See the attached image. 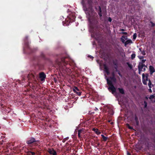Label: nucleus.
Returning a JSON list of instances; mask_svg holds the SVG:
<instances>
[{
  "label": "nucleus",
  "mask_w": 155,
  "mask_h": 155,
  "mask_svg": "<svg viewBox=\"0 0 155 155\" xmlns=\"http://www.w3.org/2000/svg\"><path fill=\"white\" fill-rule=\"evenodd\" d=\"M108 20L109 21L111 22L112 21V19L111 18H109Z\"/></svg>",
  "instance_id": "nucleus-28"
},
{
  "label": "nucleus",
  "mask_w": 155,
  "mask_h": 155,
  "mask_svg": "<svg viewBox=\"0 0 155 155\" xmlns=\"http://www.w3.org/2000/svg\"><path fill=\"white\" fill-rule=\"evenodd\" d=\"M127 39V36H123L121 38V40L123 43H124Z\"/></svg>",
  "instance_id": "nucleus-8"
},
{
  "label": "nucleus",
  "mask_w": 155,
  "mask_h": 155,
  "mask_svg": "<svg viewBox=\"0 0 155 155\" xmlns=\"http://www.w3.org/2000/svg\"><path fill=\"white\" fill-rule=\"evenodd\" d=\"M99 10L100 11V13H99V16L100 17H101L102 16V15L101 13V8L100 7H99Z\"/></svg>",
  "instance_id": "nucleus-20"
},
{
  "label": "nucleus",
  "mask_w": 155,
  "mask_h": 155,
  "mask_svg": "<svg viewBox=\"0 0 155 155\" xmlns=\"http://www.w3.org/2000/svg\"><path fill=\"white\" fill-rule=\"evenodd\" d=\"M110 80H109V79H107V84L109 85L108 89L111 90L112 91V93L114 94L116 91V89L112 84V82H115L116 79L114 76L112 78H110Z\"/></svg>",
  "instance_id": "nucleus-1"
},
{
  "label": "nucleus",
  "mask_w": 155,
  "mask_h": 155,
  "mask_svg": "<svg viewBox=\"0 0 155 155\" xmlns=\"http://www.w3.org/2000/svg\"><path fill=\"white\" fill-rule=\"evenodd\" d=\"M119 91H120V92L122 94H123L124 93V90L123 89H121V88H119Z\"/></svg>",
  "instance_id": "nucleus-16"
},
{
  "label": "nucleus",
  "mask_w": 155,
  "mask_h": 155,
  "mask_svg": "<svg viewBox=\"0 0 155 155\" xmlns=\"http://www.w3.org/2000/svg\"><path fill=\"white\" fill-rule=\"evenodd\" d=\"M49 153L52 155H57L56 152L53 149H49L48 150Z\"/></svg>",
  "instance_id": "nucleus-5"
},
{
  "label": "nucleus",
  "mask_w": 155,
  "mask_h": 155,
  "mask_svg": "<svg viewBox=\"0 0 155 155\" xmlns=\"http://www.w3.org/2000/svg\"><path fill=\"white\" fill-rule=\"evenodd\" d=\"M139 50H140V51H141V48H139Z\"/></svg>",
  "instance_id": "nucleus-35"
},
{
  "label": "nucleus",
  "mask_w": 155,
  "mask_h": 155,
  "mask_svg": "<svg viewBox=\"0 0 155 155\" xmlns=\"http://www.w3.org/2000/svg\"><path fill=\"white\" fill-rule=\"evenodd\" d=\"M152 23V26H154V24L153 23Z\"/></svg>",
  "instance_id": "nucleus-34"
},
{
  "label": "nucleus",
  "mask_w": 155,
  "mask_h": 155,
  "mask_svg": "<svg viewBox=\"0 0 155 155\" xmlns=\"http://www.w3.org/2000/svg\"><path fill=\"white\" fill-rule=\"evenodd\" d=\"M84 134L83 129L80 130H78V135L79 137H81L82 134Z\"/></svg>",
  "instance_id": "nucleus-6"
},
{
  "label": "nucleus",
  "mask_w": 155,
  "mask_h": 155,
  "mask_svg": "<svg viewBox=\"0 0 155 155\" xmlns=\"http://www.w3.org/2000/svg\"><path fill=\"white\" fill-rule=\"evenodd\" d=\"M93 130L97 134H101V132L99 131L98 129L94 128Z\"/></svg>",
  "instance_id": "nucleus-12"
},
{
  "label": "nucleus",
  "mask_w": 155,
  "mask_h": 155,
  "mask_svg": "<svg viewBox=\"0 0 155 155\" xmlns=\"http://www.w3.org/2000/svg\"><path fill=\"white\" fill-rule=\"evenodd\" d=\"M127 126L129 129H132V127H130L128 124H127Z\"/></svg>",
  "instance_id": "nucleus-21"
},
{
  "label": "nucleus",
  "mask_w": 155,
  "mask_h": 155,
  "mask_svg": "<svg viewBox=\"0 0 155 155\" xmlns=\"http://www.w3.org/2000/svg\"><path fill=\"white\" fill-rule=\"evenodd\" d=\"M119 74L120 75V74L119 73Z\"/></svg>",
  "instance_id": "nucleus-37"
},
{
  "label": "nucleus",
  "mask_w": 155,
  "mask_h": 155,
  "mask_svg": "<svg viewBox=\"0 0 155 155\" xmlns=\"http://www.w3.org/2000/svg\"><path fill=\"white\" fill-rule=\"evenodd\" d=\"M137 37V34L136 33H134L133 35V39H135Z\"/></svg>",
  "instance_id": "nucleus-18"
},
{
  "label": "nucleus",
  "mask_w": 155,
  "mask_h": 155,
  "mask_svg": "<svg viewBox=\"0 0 155 155\" xmlns=\"http://www.w3.org/2000/svg\"><path fill=\"white\" fill-rule=\"evenodd\" d=\"M146 60L145 59H143L141 60V61L140 63H142L143 64V63H144V62H145V61H146Z\"/></svg>",
  "instance_id": "nucleus-22"
},
{
  "label": "nucleus",
  "mask_w": 155,
  "mask_h": 155,
  "mask_svg": "<svg viewBox=\"0 0 155 155\" xmlns=\"http://www.w3.org/2000/svg\"><path fill=\"white\" fill-rule=\"evenodd\" d=\"M73 91L76 93L78 95L80 96L81 94V93L79 91V89L76 87H74L73 88Z\"/></svg>",
  "instance_id": "nucleus-4"
},
{
  "label": "nucleus",
  "mask_w": 155,
  "mask_h": 155,
  "mask_svg": "<svg viewBox=\"0 0 155 155\" xmlns=\"http://www.w3.org/2000/svg\"><path fill=\"white\" fill-rule=\"evenodd\" d=\"M113 124V122H112V123H111V124Z\"/></svg>",
  "instance_id": "nucleus-36"
},
{
  "label": "nucleus",
  "mask_w": 155,
  "mask_h": 155,
  "mask_svg": "<svg viewBox=\"0 0 155 155\" xmlns=\"http://www.w3.org/2000/svg\"><path fill=\"white\" fill-rule=\"evenodd\" d=\"M132 43V41L130 39H128L126 40V41L125 42V45L126 46V45H128L129 44L131 43Z\"/></svg>",
  "instance_id": "nucleus-11"
},
{
  "label": "nucleus",
  "mask_w": 155,
  "mask_h": 155,
  "mask_svg": "<svg viewBox=\"0 0 155 155\" xmlns=\"http://www.w3.org/2000/svg\"><path fill=\"white\" fill-rule=\"evenodd\" d=\"M98 110L97 108H96V107H95V110Z\"/></svg>",
  "instance_id": "nucleus-33"
},
{
  "label": "nucleus",
  "mask_w": 155,
  "mask_h": 155,
  "mask_svg": "<svg viewBox=\"0 0 155 155\" xmlns=\"http://www.w3.org/2000/svg\"><path fill=\"white\" fill-rule=\"evenodd\" d=\"M120 31H124V29H122L120 30Z\"/></svg>",
  "instance_id": "nucleus-32"
},
{
  "label": "nucleus",
  "mask_w": 155,
  "mask_h": 155,
  "mask_svg": "<svg viewBox=\"0 0 155 155\" xmlns=\"http://www.w3.org/2000/svg\"><path fill=\"white\" fill-rule=\"evenodd\" d=\"M35 141V139L34 138H31L30 140H28L27 141V143L28 144H31L33 143Z\"/></svg>",
  "instance_id": "nucleus-10"
},
{
  "label": "nucleus",
  "mask_w": 155,
  "mask_h": 155,
  "mask_svg": "<svg viewBox=\"0 0 155 155\" xmlns=\"http://www.w3.org/2000/svg\"><path fill=\"white\" fill-rule=\"evenodd\" d=\"M141 53L143 55H145V51L142 52H141Z\"/></svg>",
  "instance_id": "nucleus-26"
},
{
  "label": "nucleus",
  "mask_w": 155,
  "mask_h": 155,
  "mask_svg": "<svg viewBox=\"0 0 155 155\" xmlns=\"http://www.w3.org/2000/svg\"><path fill=\"white\" fill-rule=\"evenodd\" d=\"M40 78L41 80L43 81L45 78V75L43 73H41L40 74Z\"/></svg>",
  "instance_id": "nucleus-7"
},
{
  "label": "nucleus",
  "mask_w": 155,
  "mask_h": 155,
  "mask_svg": "<svg viewBox=\"0 0 155 155\" xmlns=\"http://www.w3.org/2000/svg\"><path fill=\"white\" fill-rule=\"evenodd\" d=\"M104 69L105 72L107 74H109V72L108 71V69L107 68L106 66H104Z\"/></svg>",
  "instance_id": "nucleus-14"
},
{
  "label": "nucleus",
  "mask_w": 155,
  "mask_h": 155,
  "mask_svg": "<svg viewBox=\"0 0 155 155\" xmlns=\"http://www.w3.org/2000/svg\"><path fill=\"white\" fill-rule=\"evenodd\" d=\"M144 107H146L147 106V103L146 102L144 101Z\"/></svg>",
  "instance_id": "nucleus-24"
},
{
  "label": "nucleus",
  "mask_w": 155,
  "mask_h": 155,
  "mask_svg": "<svg viewBox=\"0 0 155 155\" xmlns=\"http://www.w3.org/2000/svg\"><path fill=\"white\" fill-rule=\"evenodd\" d=\"M150 70V73L151 74H152L154 71V69L153 67L150 66L149 68Z\"/></svg>",
  "instance_id": "nucleus-9"
},
{
  "label": "nucleus",
  "mask_w": 155,
  "mask_h": 155,
  "mask_svg": "<svg viewBox=\"0 0 155 155\" xmlns=\"http://www.w3.org/2000/svg\"><path fill=\"white\" fill-rule=\"evenodd\" d=\"M131 58L132 59H134V58H135V55L134 54H133L131 55Z\"/></svg>",
  "instance_id": "nucleus-19"
},
{
  "label": "nucleus",
  "mask_w": 155,
  "mask_h": 155,
  "mask_svg": "<svg viewBox=\"0 0 155 155\" xmlns=\"http://www.w3.org/2000/svg\"><path fill=\"white\" fill-rule=\"evenodd\" d=\"M154 97H155L153 95H151L149 97V99H151V101H155V98H154L155 100H154V101L153 100V99L154 98Z\"/></svg>",
  "instance_id": "nucleus-13"
},
{
  "label": "nucleus",
  "mask_w": 155,
  "mask_h": 155,
  "mask_svg": "<svg viewBox=\"0 0 155 155\" xmlns=\"http://www.w3.org/2000/svg\"><path fill=\"white\" fill-rule=\"evenodd\" d=\"M148 75L146 74H142V81L143 83L145 85H147V82H148V85L150 88L149 91L150 92H152V90L150 88L151 87V83L150 80L148 79Z\"/></svg>",
  "instance_id": "nucleus-2"
},
{
  "label": "nucleus",
  "mask_w": 155,
  "mask_h": 155,
  "mask_svg": "<svg viewBox=\"0 0 155 155\" xmlns=\"http://www.w3.org/2000/svg\"><path fill=\"white\" fill-rule=\"evenodd\" d=\"M146 66H145V67H144L143 68V70L142 71H144L145 70V68Z\"/></svg>",
  "instance_id": "nucleus-25"
},
{
  "label": "nucleus",
  "mask_w": 155,
  "mask_h": 155,
  "mask_svg": "<svg viewBox=\"0 0 155 155\" xmlns=\"http://www.w3.org/2000/svg\"><path fill=\"white\" fill-rule=\"evenodd\" d=\"M139 58L140 59H142L143 58V56H138Z\"/></svg>",
  "instance_id": "nucleus-27"
},
{
  "label": "nucleus",
  "mask_w": 155,
  "mask_h": 155,
  "mask_svg": "<svg viewBox=\"0 0 155 155\" xmlns=\"http://www.w3.org/2000/svg\"><path fill=\"white\" fill-rule=\"evenodd\" d=\"M122 33L125 35H127V33L126 32H123Z\"/></svg>",
  "instance_id": "nucleus-29"
},
{
  "label": "nucleus",
  "mask_w": 155,
  "mask_h": 155,
  "mask_svg": "<svg viewBox=\"0 0 155 155\" xmlns=\"http://www.w3.org/2000/svg\"><path fill=\"white\" fill-rule=\"evenodd\" d=\"M31 153L32 155H34L35 154V153L33 152H31Z\"/></svg>",
  "instance_id": "nucleus-30"
},
{
  "label": "nucleus",
  "mask_w": 155,
  "mask_h": 155,
  "mask_svg": "<svg viewBox=\"0 0 155 155\" xmlns=\"http://www.w3.org/2000/svg\"><path fill=\"white\" fill-rule=\"evenodd\" d=\"M101 136L102 137V138L103 139V140L104 141H106L107 140V137H105L103 134L101 135Z\"/></svg>",
  "instance_id": "nucleus-15"
},
{
  "label": "nucleus",
  "mask_w": 155,
  "mask_h": 155,
  "mask_svg": "<svg viewBox=\"0 0 155 155\" xmlns=\"http://www.w3.org/2000/svg\"><path fill=\"white\" fill-rule=\"evenodd\" d=\"M127 155H130V153H129V152H127Z\"/></svg>",
  "instance_id": "nucleus-31"
},
{
  "label": "nucleus",
  "mask_w": 155,
  "mask_h": 155,
  "mask_svg": "<svg viewBox=\"0 0 155 155\" xmlns=\"http://www.w3.org/2000/svg\"><path fill=\"white\" fill-rule=\"evenodd\" d=\"M88 58H90L91 59H92H92H93V58H94V57H93V56H91V55H88Z\"/></svg>",
  "instance_id": "nucleus-23"
},
{
  "label": "nucleus",
  "mask_w": 155,
  "mask_h": 155,
  "mask_svg": "<svg viewBox=\"0 0 155 155\" xmlns=\"http://www.w3.org/2000/svg\"><path fill=\"white\" fill-rule=\"evenodd\" d=\"M145 64H143L142 63H140L139 66H138V69H139V73L140 74L141 73V71L143 70V69L144 67H145Z\"/></svg>",
  "instance_id": "nucleus-3"
},
{
  "label": "nucleus",
  "mask_w": 155,
  "mask_h": 155,
  "mask_svg": "<svg viewBox=\"0 0 155 155\" xmlns=\"http://www.w3.org/2000/svg\"><path fill=\"white\" fill-rule=\"evenodd\" d=\"M127 64L128 65V66L129 67V68H130V69H131L132 68V64H130L128 62H127Z\"/></svg>",
  "instance_id": "nucleus-17"
}]
</instances>
